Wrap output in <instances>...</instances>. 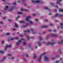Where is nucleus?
Returning a JSON list of instances; mask_svg holds the SVG:
<instances>
[{
    "label": "nucleus",
    "instance_id": "f257e3e1",
    "mask_svg": "<svg viewBox=\"0 0 63 63\" xmlns=\"http://www.w3.org/2000/svg\"><path fill=\"white\" fill-rule=\"evenodd\" d=\"M31 18V16H28L26 18V20L27 21H28V22H30V23L31 24H33V22L31 21H30L29 20V18Z\"/></svg>",
    "mask_w": 63,
    "mask_h": 63
},
{
    "label": "nucleus",
    "instance_id": "f03ea898",
    "mask_svg": "<svg viewBox=\"0 0 63 63\" xmlns=\"http://www.w3.org/2000/svg\"><path fill=\"white\" fill-rule=\"evenodd\" d=\"M23 40L24 41H25L24 39H22V38H21L20 40H18V42H16V45H19L20 44V43H21V41H23Z\"/></svg>",
    "mask_w": 63,
    "mask_h": 63
},
{
    "label": "nucleus",
    "instance_id": "7ed1b4c3",
    "mask_svg": "<svg viewBox=\"0 0 63 63\" xmlns=\"http://www.w3.org/2000/svg\"><path fill=\"white\" fill-rule=\"evenodd\" d=\"M41 0H35V1H32V2L33 3H34V4H36V3H39L40 2V1Z\"/></svg>",
    "mask_w": 63,
    "mask_h": 63
},
{
    "label": "nucleus",
    "instance_id": "20e7f679",
    "mask_svg": "<svg viewBox=\"0 0 63 63\" xmlns=\"http://www.w3.org/2000/svg\"><path fill=\"white\" fill-rule=\"evenodd\" d=\"M51 42L52 43H47V45L48 46V45H54V44H55V42H54V43L53 42H54V41L53 40H52L51 41Z\"/></svg>",
    "mask_w": 63,
    "mask_h": 63
},
{
    "label": "nucleus",
    "instance_id": "39448f33",
    "mask_svg": "<svg viewBox=\"0 0 63 63\" xmlns=\"http://www.w3.org/2000/svg\"><path fill=\"white\" fill-rule=\"evenodd\" d=\"M46 54V52H45L43 54H41V56L39 57V58L38 59V61L39 62H40L41 60V58L42 57H43V56L45 55V54Z\"/></svg>",
    "mask_w": 63,
    "mask_h": 63
},
{
    "label": "nucleus",
    "instance_id": "423d86ee",
    "mask_svg": "<svg viewBox=\"0 0 63 63\" xmlns=\"http://www.w3.org/2000/svg\"><path fill=\"white\" fill-rule=\"evenodd\" d=\"M63 16V14H58L57 13L56 15L54 16V17H60V16Z\"/></svg>",
    "mask_w": 63,
    "mask_h": 63
},
{
    "label": "nucleus",
    "instance_id": "0eeeda50",
    "mask_svg": "<svg viewBox=\"0 0 63 63\" xmlns=\"http://www.w3.org/2000/svg\"><path fill=\"white\" fill-rule=\"evenodd\" d=\"M43 39V38H40L39 39V42L38 43H37V44H39V47H41V42H40V41H41L42 39Z\"/></svg>",
    "mask_w": 63,
    "mask_h": 63
},
{
    "label": "nucleus",
    "instance_id": "6e6552de",
    "mask_svg": "<svg viewBox=\"0 0 63 63\" xmlns=\"http://www.w3.org/2000/svg\"><path fill=\"white\" fill-rule=\"evenodd\" d=\"M12 8H11L10 10H8V11H9V12H11V11H12V10H14V9H15V7L12 6Z\"/></svg>",
    "mask_w": 63,
    "mask_h": 63
},
{
    "label": "nucleus",
    "instance_id": "1a4fd4ad",
    "mask_svg": "<svg viewBox=\"0 0 63 63\" xmlns=\"http://www.w3.org/2000/svg\"><path fill=\"white\" fill-rule=\"evenodd\" d=\"M11 46H12V45H10V46H9V45H6V47H5V50H6V49H7V48L8 47H11Z\"/></svg>",
    "mask_w": 63,
    "mask_h": 63
},
{
    "label": "nucleus",
    "instance_id": "9d476101",
    "mask_svg": "<svg viewBox=\"0 0 63 63\" xmlns=\"http://www.w3.org/2000/svg\"><path fill=\"white\" fill-rule=\"evenodd\" d=\"M20 10L21 11H25V12H27V10L26 9L24 10L23 9V8L22 7H21V8Z\"/></svg>",
    "mask_w": 63,
    "mask_h": 63
},
{
    "label": "nucleus",
    "instance_id": "9b49d317",
    "mask_svg": "<svg viewBox=\"0 0 63 63\" xmlns=\"http://www.w3.org/2000/svg\"><path fill=\"white\" fill-rule=\"evenodd\" d=\"M14 39L12 38H11L10 39V37H9L8 39V41H9L10 40H13Z\"/></svg>",
    "mask_w": 63,
    "mask_h": 63
},
{
    "label": "nucleus",
    "instance_id": "f8f14e48",
    "mask_svg": "<svg viewBox=\"0 0 63 63\" xmlns=\"http://www.w3.org/2000/svg\"><path fill=\"white\" fill-rule=\"evenodd\" d=\"M28 24H26V25H23V27H24L25 28H26V27H27L28 26Z\"/></svg>",
    "mask_w": 63,
    "mask_h": 63
},
{
    "label": "nucleus",
    "instance_id": "ddd939ff",
    "mask_svg": "<svg viewBox=\"0 0 63 63\" xmlns=\"http://www.w3.org/2000/svg\"><path fill=\"white\" fill-rule=\"evenodd\" d=\"M23 31L24 33H27V32H30V30H27L26 31Z\"/></svg>",
    "mask_w": 63,
    "mask_h": 63
},
{
    "label": "nucleus",
    "instance_id": "4468645a",
    "mask_svg": "<svg viewBox=\"0 0 63 63\" xmlns=\"http://www.w3.org/2000/svg\"><path fill=\"white\" fill-rule=\"evenodd\" d=\"M47 26L46 25H43L41 27V28H47Z\"/></svg>",
    "mask_w": 63,
    "mask_h": 63
},
{
    "label": "nucleus",
    "instance_id": "2eb2a0df",
    "mask_svg": "<svg viewBox=\"0 0 63 63\" xmlns=\"http://www.w3.org/2000/svg\"><path fill=\"white\" fill-rule=\"evenodd\" d=\"M58 35L57 34H52V37H57L58 36Z\"/></svg>",
    "mask_w": 63,
    "mask_h": 63
},
{
    "label": "nucleus",
    "instance_id": "dca6fc26",
    "mask_svg": "<svg viewBox=\"0 0 63 63\" xmlns=\"http://www.w3.org/2000/svg\"><path fill=\"white\" fill-rule=\"evenodd\" d=\"M5 58V57H4L2 59L1 61H0V62H3V61H4V60Z\"/></svg>",
    "mask_w": 63,
    "mask_h": 63
},
{
    "label": "nucleus",
    "instance_id": "f3484780",
    "mask_svg": "<svg viewBox=\"0 0 63 63\" xmlns=\"http://www.w3.org/2000/svg\"><path fill=\"white\" fill-rule=\"evenodd\" d=\"M44 59H45V61H47V58L46 56H45L44 57Z\"/></svg>",
    "mask_w": 63,
    "mask_h": 63
},
{
    "label": "nucleus",
    "instance_id": "a211bd4d",
    "mask_svg": "<svg viewBox=\"0 0 63 63\" xmlns=\"http://www.w3.org/2000/svg\"><path fill=\"white\" fill-rule=\"evenodd\" d=\"M63 43V40H62V41L61 42H58V44H62Z\"/></svg>",
    "mask_w": 63,
    "mask_h": 63
},
{
    "label": "nucleus",
    "instance_id": "6ab92c4d",
    "mask_svg": "<svg viewBox=\"0 0 63 63\" xmlns=\"http://www.w3.org/2000/svg\"><path fill=\"white\" fill-rule=\"evenodd\" d=\"M62 1V0H59V1H57V3H58L59 4H60V2H61Z\"/></svg>",
    "mask_w": 63,
    "mask_h": 63
},
{
    "label": "nucleus",
    "instance_id": "aec40b11",
    "mask_svg": "<svg viewBox=\"0 0 63 63\" xmlns=\"http://www.w3.org/2000/svg\"><path fill=\"white\" fill-rule=\"evenodd\" d=\"M17 14H22V15H23V13L21 12H18L17 13Z\"/></svg>",
    "mask_w": 63,
    "mask_h": 63
},
{
    "label": "nucleus",
    "instance_id": "412c9836",
    "mask_svg": "<svg viewBox=\"0 0 63 63\" xmlns=\"http://www.w3.org/2000/svg\"><path fill=\"white\" fill-rule=\"evenodd\" d=\"M0 53H1V54H4V52L0 51Z\"/></svg>",
    "mask_w": 63,
    "mask_h": 63
},
{
    "label": "nucleus",
    "instance_id": "4be33fe9",
    "mask_svg": "<svg viewBox=\"0 0 63 63\" xmlns=\"http://www.w3.org/2000/svg\"><path fill=\"white\" fill-rule=\"evenodd\" d=\"M33 58L34 59L36 58V56L34 54H33Z\"/></svg>",
    "mask_w": 63,
    "mask_h": 63
},
{
    "label": "nucleus",
    "instance_id": "5701e85b",
    "mask_svg": "<svg viewBox=\"0 0 63 63\" xmlns=\"http://www.w3.org/2000/svg\"><path fill=\"white\" fill-rule=\"evenodd\" d=\"M9 59H14V57H10L9 58Z\"/></svg>",
    "mask_w": 63,
    "mask_h": 63
},
{
    "label": "nucleus",
    "instance_id": "b1692460",
    "mask_svg": "<svg viewBox=\"0 0 63 63\" xmlns=\"http://www.w3.org/2000/svg\"><path fill=\"white\" fill-rule=\"evenodd\" d=\"M20 22L21 24L24 23V21H20Z\"/></svg>",
    "mask_w": 63,
    "mask_h": 63
},
{
    "label": "nucleus",
    "instance_id": "393cba45",
    "mask_svg": "<svg viewBox=\"0 0 63 63\" xmlns=\"http://www.w3.org/2000/svg\"><path fill=\"white\" fill-rule=\"evenodd\" d=\"M30 31H32V32H33L32 33L33 34H34L35 33L34 32V30H30Z\"/></svg>",
    "mask_w": 63,
    "mask_h": 63
},
{
    "label": "nucleus",
    "instance_id": "a878e982",
    "mask_svg": "<svg viewBox=\"0 0 63 63\" xmlns=\"http://www.w3.org/2000/svg\"><path fill=\"white\" fill-rule=\"evenodd\" d=\"M5 8H6V9H4V10H7V8H8V6H5Z\"/></svg>",
    "mask_w": 63,
    "mask_h": 63
},
{
    "label": "nucleus",
    "instance_id": "bb28decb",
    "mask_svg": "<svg viewBox=\"0 0 63 63\" xmlns=\"http://www.w3.org/2000/svg\"><path fill=\"white\" fill-rule=\"evenodd\" d=\"M19 18H20L19 16H17V18L16 19V20H17V19H18Z\"/></svg>",
    "mask_w": 63,
    "mask_h": 63
},
{
    "label": "nucleus",
    "instance_id": "cd10ccee",
    "mask_svg": "<svg viewBox=\"0 0 63 63\" xmlns=\"http://www.w3.org/2000/svg\"><path fill=\"white\" fill-rule=\"evenodd\" d=\"M23 45L24 46H25L26 45V43L24 42L23 43Z\"/></svg>",
    "mask_w": 63,
    "mask_h": 63
},
{
    "label": "nucleus",
    "instance_id": "c85d7f7f",
    "mask_svg": "<svg viewBox=\"0 0 63 63\" xmlns=\"http://www.w3.org/2000/svg\"><path fill=\"white\" fill-rule=\"evenodd\" d=\"M47 10L48 11H51L50 9L48 8L47 7Z\"/></svg>",
    "mask_w": 63,
    "mask_h": 63
},
{
    "label": "nucleus",
    "instance_id": "c756f323",
    "mask_svg": "<svg viewBox=\"0 0 63 63\" xmlns=\"http://www.w3.org/2000/svg\"><path fill=\"white\" fill-rule=\"evenodd\" d=\"M63 12V10L62 9H60L59 10V12Z\"/></svg>",
    "mask_w": 63,
    "mask_h": 63
},
{
    "label": "nucleus",
    "instance_id": "7c9ffc66",
    "mask_svg": "<svg viewBox=\"0 0 63 63\" xmlns=\"http://www.w3.org/2000/svg\"><path fill=\"white\" fill-rule=\"evenodd\" d=\"M53 32L54 33H55V32H56V30H53Z\"/></svg>",
    "mask_w": 63,
    "mask_h": 63
},
{
    "label": "nucleus",
    "instance_id": "2f4dec72",
    "mask_svg": "<svg viewBox=\"0 0 63 63\" xmlns=\"http://www.w3.org/2000/svg\"><path fill=\"white\" fill-rule=\"evenodd\" d=\"M27 38H28V40L29 39V38H30V36H27Z\"/></svg>",
    "mask_w": 63,
    "mask_h": 63
},
{
    "label": "nucleus",
    "instance_id": "473e14b6",
    "mask_svg": "<svg viewBox=\"0 0 63 63\" xmlns=\"http://www.w3.org/2000/svg\"><path fill=\"white\" fill-rule=\"evenodd\" d=\"M49 25H50V26H53V25L52 24H49Z\"/></svg>",
    "mask_w": 63,
    "mask_h": 63
},
{
    "label": "nucleus",
    "instance_id": "72a5a7b5",
    "mask_svg": "<svg viewBox=\"0 0 63 63\" xmlns=\"http://www.w3.org/2000/svg\"><path fill=\"white\" fill-rule=\"evenodd\" d=\"M60 62V61H57L56 63H59V62Z\"/></svg>",
    "mask_w": 63,
    "mask_h": 63
},
{
    "label": "nucleus",
    "instance_id": "f704fd0d",
    "mask_svg": "<svg viewBox=\"0 0 63 63\" xmlns=\"http://www.w3.org/2000/svg\"><path fill=\"white\" fill-rule=\"evenodd\" d=\"M60 25H61L62 26H63V23H61L60 24Z\"/></svg>",
    "mask_w": 63,
    "mask_h": 63
},
{
    "label": "nucleus",
    "instance_id": "c9c22d12",
    "mask_svg": "<svg viewBox=\"0 0 63 63\" xmlns=\"http://www.w3.org/2000/svg\"><path fill=\"white\" fill-rule=\"evenodd\" d=\"M45 10H47V7H46L44 8Z\"/></svg>",
    "mask_w": 63,
    "mask_h": 63
},
{
    "label": "nucleus",
    "instance_id": "e433bc0d",
    "mask_svg": "<svg viewBox=\"0 0 63 63\" xmlns=\"http://www.w3.org/2000/svg\"><path fill=\"white\" fill-rule=\"evenodd\" d=\"M31 39H33V38H34V37L33 36H32L31 37Z\"/></svg>",
    "mask_w": 63,
    "mask_h": 63
},
{
    "label": "nucleus",
    "instance_id": "4c0bfd02",
    "mask_svg": "<svg viewBox=\"0 0 63 63\" xmlns=\"http://www.w3.org/2000/svg\"><path fill=\"white\" fill-rule=\"evenodd\" d=\"M29 46L30 47H31V44L29 45Z\"/></svg>",
    "mask_w": 63,
    "mask_h": 63
},
{
    "label": "nucleus",
    "instance_id": "58836bf2",
    "mask_svg": "<svg viewBox=\"0 0 63 63\" xmlns=\"http://www.w3.org/2000/svg\"><path fill=\"white\" fill-rule=\"evenodd\" d=\"M55 21L56 22H58L59 21H58V20H55Z\"/></svg>",
    "mask_w": 63,
    "mask_h": 63
},
{
    "label": "nucleus",
    "instance_id": "ea45409f",
    "mask_svg": "<svg viewBox=\"0 0 63 63\" xmlns=\"http://www.w3.org/2000/svg\"><path fill=\"white\" fill-rule=\"evenodd\" d=\"M18 39V37H16L15 38V39L16 40H17V39Z\"/></svg>",
    "mask_w": 63,
    "mask_h": 63
},
{
    "label": "nucleus",
    "instance_id": "a19ab883",
    "mask_svg": "<svg viewBox=\"0 0 63 63\" xmlns=\"http://www.w3.org/2000/svg\"><path fill=\"white\" fill-rule=\"evenodd\" d=\"M20 37H23V35H21V34H20Z\"/></svg>",
    "mask_w": 63,
    "mask_h": 63
},
{
    "label": "nucleus",
    "instance_id": "79ce46f5",
    "mask_svg": "<svg viewBox=\"0 0 63 63\" xmlns=\"http://www.w3.org/2000/svg\"><path fill=\"white\" fill-rule=\"evenodd\" d=\"M26 56L27 57H28V55H27V54H26Z\"/></svg>",
    "mask_w": 63,
    "mask_h": 63
},
{
    "label": "nucleus",
    "instance_id": "37998d69",
    "mask_svg": "<svg viewBox=\"0 0 63 63\" xmlns=\"http://www.w3.org/2000/svg\"><path fill=\"white\" fill-rule=\"evenodd\" d=\"M24 61H25L26 62V59H25V58H24Z\"/></svg>",
    "mask_w": 63,
    "mask_h": 63
},
{
    "label": "nucleus",
    "instance_id": "c03bdc74",
    "mask_svg": "<svg viewBox=\"0 0 63 63\" xmlns=\"http://www.w3.org/2000/svg\"><path fill=\"white\" fill-rule=\"evenodd\" d=\"M7 55V56H11V55L10 54Z\"/></svg>",
    "mask_w": 63,
    "mask_h": 63
},
{
    "label": "nucleus",
    "instance_id": "a18cd8bd",
    "mask_svg": "<svg viewBox=\"0 0 63 63\" xmlns=\"http://www.w3.org/2000/svg\"><path fill=\"white\" fill-rule=\"evenodd\" d=\"M0 24H3V23H2V22H0Z\"/></svg>",
    "mask_w": 63,
    "mask_h": 63
},
{
    "label": "nucleus",
    "instance_id": "49530a36",
    "mask_svg": "<svg viewBox=\"0 0 63 63\" xmlns=\"http://www.w3.org/2000/svg\"><path fill=\"white\" fill-rule=\"evenodd\" d=\"M8 21H9L10 22L11 21V20H9V19H8Z\"/></svg>",
    "mask_w": 63,
    "mask_h": 63
},
{
    "label": "nucleus",
    "instance_id": "de8ad7c7",
    "mask_svg": "<svg viewBox=\"0 0 63 63\" xmlns=\"http://www.w3.org/2000/svg\"><path fill=\"white\" fill-rule=\"evenodd\" d=\"M52 59L53 60H54L55 59V58H52Z\"/></svg>",
    "mask_w": 63,
    "mask_h": 63
},
{
    "label": "nucleus",
    "instance_id": "09e8293b",
    "mask_svg": "<svg viewBox=\"0 0 63 63\" xmlns=\"http://www.w3.org/2000/svg\"><path fill=\"white\" fill-rule=\"evenodd\" d=\"M32 16H35V14H32Z\"/></svg>",
    "mask_w": 63,
    "mask_h": 63
},
{
    "label": "nucleus",
    "instance_id": "8fccbe9b",
    "mask_svg": "<svg viewBox=\"0 0 63 63\" xmlns=\"http://www.w3.org/2000/svg\"><path fill=\"white\" fill-rule=\"evenodd\" d=\"M54 5V4H52V3H51V5H52V6H53V5Z\"/></svg>",
    "mask_w": 63,
    "mask_h": 63
},
{
    "label": "nucleus",
    "instance_id": "3c124183",
    "mask_svg": "<svg viewBox=\"0 0 63 63\" xmlns=\"http://www.w3.org/2000/svg\"><path fill=\"white\" fill-rule=\"evenodd\" d=\"M59 56L58 55L57 56V58H58V57H59Z\"/></svg>",
    "mask_w": 63,
    "mask_h": 63
},
{
    "label": "nucleus",
    "instance_id": "603ef678",
    "mask_svg": "<svg viewBox=\"0 0 63 63\" xmlns=\"http://www.w3.org/2000/svg\"><path fill=\"white\" fill-rule=\"evenodd\" d=\"M6 18V17H4L2 18V19H5Z\"/></svg>",
    "mask_w": 63,
    "mask_h": 63
},
{
    "label": "nucleus",
    "instance_id": "864d4df0",
    "mask_svg": "<svg viewBox=\"0 0 63 63\" xmlns=\"http://www.w3.org/2000/svg\"><path fill=\"white\" fill-rule=\"evenodd\" d=\"M4 41H2V42H1V43H2V44H3V43H4Z\"/></svg>",
    "mask_w": 63,
    "mask_h": 63
},
{
    "label": "nucleus",
    "instance_id": "5fc2aeb1",
    "mask_svg": "<svg viewBox=\"0 0 63 63\" xmlns=\"http://www.w3.org/2000/svg\"><path fill=\"white\" fill-rule=\"evenodd\" d=\"M13 31H15V30H16V29H13Z\"/></svg>",
    "mask_w": 63,
    "mask_h": 63
},
{
    "label": "nucleus",
    "instance_id": "6e6d98bb",
    "mask_svg": "<svg viewBox=\"0 0 63 63\" xmlns=\"http://www.w3.org/2000/svg\"><path fill=\"white\" fill-rule=\"evenodd\" d=\"M51 15V13H49L48 14V15L49 16H50V15Z\"/></svg>",
    "mask_w": 63,
    "mask_h": 63
},
{
    "label": "nucleus",
    "instance_id": "4d7b16f0",
    "mask_svg": "<svg viewBox=\"0 0 63 63\" xmlns=\"http://www.w3.org/2000/svg\"><path fill=\"white\" fill-rule=\"evenodd\" d=\"M22 2H25V1L24 0H22Z\"/></svg>",
    "mask_w": 63,
    "mask_h": 63
},
{
    "label": "nucleus",
    "instance_id": "13d9d810",
    "mask_svg": "<svg viewBox=\"0 0 63 63\" xmlns=\"http://www.w3.org/2000/svg\"><path fill=\"white\" fill-rule=\"evenodd\" d=\"M48 31L49 32H51V30H48Z\"/></svg>",
    "mask_w": 63,
    "mask_h": 63
},
{
    "label": "nucleus",
    "instance_id": "bf43d9fd",
    "mask_svg": "<svg viewBox=\"0 0 63 63\" xmlns=\"http://www.w3.org/2000/svg\"><path fill=\"white\" fill-rule=\"evenodd\" d=\"M14 5H16V2H15L14 4Z\"/></svg>",
    "mask_w": 63,
    "mask_h": 63
},
{
    "label": "nucleus",
    "instance_id": "052dcab7",
    "mask_svg": "<svg viewBox=\"0 0 63 63\" xmlns=\"http://www.w3.org/2000/svg\"><path fill=\"white\" fill-rule=\"evenodd\" d=\"M7 35H9V33H7L6 34Z\"/></svg>",
    "mask_w": 63,
    "mask_h": 63
},
{
    "label": "nucleus",
    "instance_id": "680f3d73",
    "mask_svg": "<svg viewBox=\"0 0 63 63\" xmlns=\"http://www.w3.org/2000/svg\"><path fill=\"white\" fill-rule=\"evenodd\" d=\"M17 26H18L17 25L16 26H15V27L16 28H17Z\"/></svg>",
    "mask_w": 63,
    "mask_h": 63
},
{
    "label": "nucleus",
    "instance_id": "e2e57ef3",
    "mask_svg": "<svg viewBox=\"0 0 63 63\" xmlns=\"http://www.w3.org/2000/svg\"><path fill=\"white\" fill-rule=\"evenodd\" d=\"M60 28V27H57L58 29H59V28Z\"/></svg>",
    "mask_w": 63,
    "mask_h": 63
},
{
    "label": "nucleus",
    "instance_id": "0e129e2a",
    "mask_svg": "<svg viewBox=\"0 0 63 63\" xmlns=\"http://www.w3.org/2000/svg\"><path fill=\"white\" fill-rule=\"evenodd\" d=\"M61 28L62 29H63V26H62L61 27Z\"/></svg>",
    "mask_w": 63,
    "mask_h": 63
},
{
    "label": "nucleus",
    "instance_id": "69168bd1",
    "mask_svg": "<svg viewBox=\"0 0 63 63\" xmlns=\"http://www.w3.org/2000/svg\"><path fill=\"white\" fill-rule=\"evenodd\" d=\"M55 7H56V8H58V6H55Z\"/></svg>",
    "mask_w": 63,
    "mask_h": 63
},
{
    "label": "nucleus",
    "instance_id": "338daca9",
    "mask_svg": "<svg viewBox=\"0 0 63 63\" xmlns=\"http://www.w3.org/2000/svg\"><path fill=\"white\" fill-rule=\"evenodd\" d=\"M26 35V33H25L24 34H23V35Z\"/></svg>",
    "mask_w": 63,
    "mask_h": 63
},
{
    "label": "nucleus",
    "instance_id": "774afa93",
    "mask_svg": "<svg viewBox=\"0 0 63 63\" xmlns=\"http://www.w3.org/2000/svg\"><path fill=\"white\" fill-rule=\"evenodd\" d=\"M62 60V58H61L60 59V60Z\"/></svg>",
    "mask_w": 63,
    "mask_h": 63
}]
</instances>
